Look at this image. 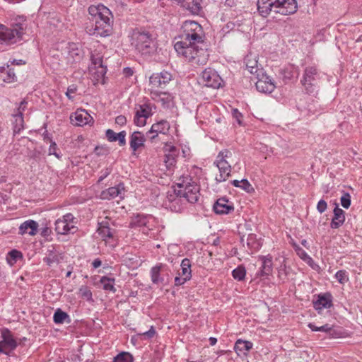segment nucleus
<instances>
[{
	"label": "nucleus",
	"instance_id": "nucleus-39",
	"mask_svg": "<svg viewBox=\"0 0 362 362\" xmlns=\"http://www.w3.org/2000/svg\"><path fill=\"white\" fill-rule=\"evenodd\" d=\"M298 72L296 67L292 65L286 66L281 70V75L284 80L291 79L297 76Z\"/></svg>",
	"mask_w": 362,
	"mask_h": 362
},
{
	"label": "nucleus",
	"instance_id": "nucleus-57",
	"mask_svg": "<svg viewBox=\"0 0 362 362\" xmlns=\"http://www.w3.org/2000/svg\"><path fill=\"white\" fill-rule=\"evenodd\" d=\"M126 122H127V119L123 115H119L115 118V123L120 126L124 125L126 124Z\"/></svg>",
	"mask_w": 362,
	"mask_h": 362
},
{
	"label": "nucleus",
	"instance_id": "nucleus-21",
	"mask_svg": "<svg viewBox=\"0 0 362 362\" xmlns=\"http://www.w3.org/2000/svg\"><path fill=\"white\" fill-rule=\"evenodd\" d=\"M168 267L162 263L158 264L151 269V279L154 284H163L165 281L164 274L167 273Z\"/></svg>",
	"mask_w": 362,
	"mask_h": 362
},
{
	"label": "nucleus",
	"instance_id": "nucleus-16",
	"mask_svg": "<svg viewBox=\"0 0 362 362\" xmlns=\"http://www.w3.org/2000/svg\"><path fill=\"white\" fill-rule=\"evenodd\" d=\"M172 76L167 71L153 74L149 79L153 88H165L167 84L171 81Z\"/></svg>",
	"mask_w": 362,
	"mask_h": 362
},
{
	"label": "nucleus",
	"instance_id": "nucleus-20",
	"mask_svg": "<svg viewBox=\"0 0 362 362\" xmlns=\"http://www.w3.org/2000/svg\"><path fill=\"white\" fill-rule=\"evenodd\" d=\"M17 346L16 340L8 329H1V353L6 355Z\"/></svg>",
	"mask_w": 362,
	"mask_h": 362
},
{
	"label": "nucleus",
	"instance_id": "nucleus-58",
	"mask_svg": "<svg viewBox=\"0 0 362 362\" xmlns=\"http://www.w3.org/2000/svg\"><path fill=\"white\" fill-rule=\"evenodd\" d=\"M146 137L148 139V140L151 141V142H155L156 141L158 138H159V134H156V133H154V134H150L148 133V131L146 132Z\"/></svg>",
	"mask_w": 362,
	"mask_h": 362
},
{
	"label": "nucleus",
	"instance_id": "nucleus-7",
	"mask_svg": "<svg viewBox=\"0 0 362 362\" xmlns=\"http://www.w3.org/2000/svg\"><path fill=\"white\" fill-rule=\"evenodd\" d=\"M163 206L173 212L180 213L186 208V202L180 192L174 189L168 192Z\"/></svg>",
	"mask_w": 362,
	"mask_h": 362
},
{
	"label": "nucleus",
	"instance_id": "nucleus-37",
	"mask_svg": "<svg viewBox=\"0 0 362 362\" xmlns=\"http://www.w3.org/2000/svg\"><path fill=\"white\" fill-rule=\"evenodd\" d=\"M181 272H179L178 274L181 275L183 277H186L187 280H189L192 274H191V264L189 259L185 258L181 262Z\"/></svg>",
	"mask_w": 362,
	"mask_h": 362
},
{
	"label": "nucleus",
	"instance_id": "nucleus-45",
	"mask_svg": "<svg viewBox=\"0 0 362 362\" xmlns=\"http://www.w3.org/2000/svg\"><path fill=\"white\" fill-rule=\"evenodd\" d=\"M295 250L298 257L305 262L309 263L313 261L312 258L308 255V253L299 246H296Z\"/></svg>",
	"mask_w": 362,
	"mask_h": 362
},
{
	"label": "nucleus",
	"instance_id": "nucleus-38",
	"mask_svg": "<svg viewBox=\"0 0 362 362\" xmlns=\"http://www.w3.org/2000/svg\"><path fill=\"white\" fill-rule=\"evenodd\" d=\"M317 71L315 67L310 66L308 67L304 74L303 83L306 86L311 84V82L315 78V76L317 74Z\"/></svg>",
	"mask_w": 362,
	"mask_h": 362
},
{
	"label": "nucleus",
	"instance_id": "nucleus-59",
	"mask_svg": "<svg viewBox=\"0 0 362 362\" xmlns=\"http://www.w3.org/2000/svg\"><path fill=\"white\" fill-rule=\"evenodd\" d=\"M134 74V70L130 67H126L123 69V74L125 77L132 76Z\"/></svg>",
	"mask_w": 362,
	"mask_h": 362
},
{
	"label": "nucleus",
	"instance_id": "nucleus-5",
	"mask_svg": "<svg viewBox=\"0 0 362 362\" xmlns=\"http://www.w3.org/2000/svg\"><path fill=\"white\" fill-rule=\"evenodd\" d=\"M24 21V17L19 16L16 19V22L12 24L13 28H6L1 24V46L4 44L7 45H13L22 38Z\"/></svg>",
	"mask_w": 362,
	"mask_h": 362
},
{
	"label": "nucleus",
	"instance_id": "nucleus-25",
	"mask_svg": "<svg viewBox=\"0 0 362 362\" xmlns=\"http://www.w3.org/2000/svg\"><path fill=\"white\" fill-rule=\"evenodd\" d=\"M245 63L247 69L252 74H257L262 68L258 65V55L250 52L245 58Z\"/></svg>",
	"mask_w": 362,
	"mask_h": 362
},
{
	"label": "nucleus",
	"instance_id": "nucleus-41",
	"mask_svg": "<svg viewBox=\"0 0 362 362\" xmlns=\"http://www.w3.org/2000/svg\"><path fill=\"white\" fill-rule=\"evenodd\" d=\"M22 257V253L17 250H11L6 256V262L11 266L13 265L18 259Z\"/></svg>",
	"mask_w": 362,
	"mask_h": 362
},
{
	"label": "nucleus",
	"instance_id": "nucleus-50",
	"mask_svg": "<svg viewBox=\"0 0 362 362\" xmlns=\"http://www.w3.org/2000/svg\"><path fill=\"white\" fill-rule=\"evenodd\" d=\"M16 79V75L11 69L6 71V77H4L3 80L6 83H11Z\"/></svg>",
	"mask_w": 362,
	"mask_h": 362
},
{
	"label": "nucleus",
	"instance_id": "nucleus-48",
	"mask_svg": "<svg viewBox=\"0 0 362 362\" xmlns=\"http://www.w3.org/2000/svg\"><path fill=\"white\" fill-rule=\"evenodd\" d=\"M341 206L345 209H349L351 206V196L349 193L345 192L340 199Z\"/></svg>",
	"mask_w": 362,
	"mask_h": 362
},
{
	"label": "nucleus",
	"instance_id": "nucleus-13",
	"mask_svg": "<svg viewBox=\"0 0 362 362\" xmlns=\"http://www.w3.org/2000/svg\"><path fill=\"white\" fill-rule=\"evenodd\" d=\"M27 102L23 100L21 102L18 108L12 114V124L13 134H19L24 129L23 112L26 108Z\"/></svg>",
	"mask_w": 362,
	"mask_h": 362
},
{
	"label": "nucleus",
	"instance_id": "nucleus-51",
	"mask_svg": "<svg viewBox=\"0 0 362 362\" xmlns=\"http://www.w3.org/2000/svg\"><path fill=\"white\" fill-rule=\"evenodd\" d=\"M50 141H51V144L49 148V154L54 155L57 158H59L61 156L57 152V146L56 143L54 141H52V140H50Z\"/></svg>",
	"mask_w": 362,
	"mask_h": 362
},
{
	"label": "nucleus",
	"instance_id": "nucleus-40",
	"mask_svg": "<svg viewBox=\"0 0 362 362\" xmlns=\"http://www.w3.org/2000/svg\"><path fill=\"white\" fill-rule=\"evenodd\" d=\"M100 283L103 284L104 290L115 292L116 290L114 287L115 279L113 278L103 276L100 279Z\"/></svg>",
	"mask_w": 362,
	"mask_h": 362
},
{
	"label": "nucleus",
	"instance_id": "nucleus-60",
	"mask_svg": "<svg viewBox=\"0 0 362 362\" xmlns=\"http://www.w3.org/2000/svg\"><path fill=\"white\" fill-rule=\"evenodd\" d=\"M332 327L329 325V324H326L325 325H322V326H320L319 327V332H330V331L332 330Z\"/></svg>",
	"mask_w": 362,
	"mask_h": 362
},
{
	"label": "nucleus",
	"instance_id": "nucleus-43",
	"mask_svg": "<svg viewBox=\"0 0 362 362\" xmlns=\"http://www.w3.org/2000/svg\"><path fill=\"white\" fill-rule=\"evenodd\" d=\"M245 269L241 266L238 267L232 272L233 277L238 281L243 280L245 279Z\"/></svg>",
	"mask_w": 362,
	"mask_h": 362
},
{
	"label": "nucleus",
	"instance_id": "nucleus-31",
	"mask_svg": "<svg viewBox=\"0 0 362 362\" xmlns=\"http://www.w3.org/2000/svg\"><path fill=\"white\" fill-rule=\"evenodd\" d=\"M170 128V123L167 120H160L151 126L150 130H148V133L150 134L156 133L167 135L169 133Z\"/></svg>",
	"mask_w": 362,
	"mask_h": 362
},
{
	"label": "nucleus",
	"instance_id": "nucleus-63",
	"mask_svg": "<svg viewBox=\"0 0 362 362\" xmlns=\"http://www.w3.org/2000/svg\"><path fill=\"white\" fill-rule=\"evenodd\" d=\"M101 264H102V262H101V260H100V259H94V261H93V263H92L93 267L94 268H95V269H96V268H98V267H99L101 265Z\"/></svg>",
	"mask_w": 362,
	"mask_h": 362
},
{
	"label": "nucleus",
	"instance_id": "nucleus-29",
	"mask_svg": "<svg viewBox=\"0 0 362 362\" xmlns=\"http://www.w3.org/2000/svg\"><path fill=\"white\" fill-rule=\"evenodd\" d=\"M202 0H177L175 2L192 13H198L201 9Z\"/></svg>",
	"mask_w": 362,
	"mask_h": 362
},
{
	"label": "nucleus",
	"instance_id": "nucleus-46",
	"mask_svg": "<svg viewBox=\"0 0 362 362\" xmlns=\"http://www.w3.org/2000/svg\"><path fill=\"white\" fill-rule=\"evenodd\" d=\"M335 278L341 284H344L349 281V276L346 271L339 270L335 274Z\"/></svg>",
	"mask_w": 362,
	"mask_h": 362
},
{
	"label": "nucleus",
	"instance_id": "nucleus-55",
	"mask_svg": "<svg viewBox=\"0 0 362 362\" xmlns=\"http://www.w3.org/2000/svg\"><path fill=\"white\" fill-rule=\"evenodd\" d=\"M286 276H287V272H286V266L281 265L278 270V277L281 280L284 281V279L286 278Z\"/></svg>",
	"mask_w": 362,
	"mask_h": 362
},
{
	"label": "nucleus",
	"instance_id": "nucleus-1",
	"mask_svg": "<svg viewBox=\"0 0 362 362\" xmlns=\"http://www.w3.org/2000/svg\"><path fill=\"white\" fill-rule=\"evenodd\" d=\"M180 40L177 41L174 48L177 53L182 56L192 65H204L206 64L209 54L206 51L197 52V57L195 59L190 52L193 49L194 45L202 42L203 30L202 26L193 21H187L182 25Z\"/></svg>",
	"mask_w": 362,
	"mask_h": 362
},
{
	"label": "nucleus",
	"instance_id": "nucleus-17",
	"mask_svg": "<svg viewBox=\"0 0 362 362\" xmlns=\"http://www.w3.org/2000/svg\"><path fill=\"white\" fill-rule=\"evenodd\" d=\"M71 122L72 124L78 127H83L93 122V117L83 109H78L74 113L70 116Z\"/></svg>",
	"mask_w": 362,
	"mask_h": 362
},
{
	"label": "nucleus",
	"instance_id": "nucleus-54",
	"mask_svg": "<svg viewBox=\"0 0 362 362\" xmlns=\"http://www.w3.org/2000/svg\"><path fill=\"white\" fill-rule=\"evenodd\" d=\"M327 202L323 199H320L317 204V210L320 214H322L323 212H325L327 210Z\"/></svg>",
	"mask_w": 362,
	"mask_h": 362
},
{
	"label": "nucleus",
	"instance_id": "nucleus-15",
	"mask_svg": "<svg viewBox=\"0 0 362 362\" xmlns=\"http://www.w3.org/2000/svg\"><path fill=\"white\" fill-rule=\"evenodd\" d=\"M257 81L255 83V86L257 90H273L278 88L276 86L273 78L264 73V70L256 74Z\"/></svg>",
	"mask_w": 362,
	"mask_h": 362
},
{
	"label": "nucleus",
	"instance_id": "nucleus-53",
	"mask_svg": "<svg viewBox=\"0 0 362 362\" xmlns=\"http://www.w3.org/2000/svg\"><path fill=\"white\" fill-rule=\"evenodd\" d=\"M232 115L236 119V121L238 123V124L239 125H242V124H243V122H242L243 115H242L241 112H240L238 111V109H233Z\"/></svg>",
	"mask_w": 362,
	"mask_h": 362
},
{
	"label": "nucleus",
	"instance_id": "nucleus-8",
	"mask_svg": "<svg viewBox=\"0 0 362 362\" xmlns=\"http://www.w3.org/2000/svg\"><path fill=\"white\" fill-rule=\"evenodd\" d=\"M199 83L207 88L218 89L223 88V81L215 70L208 68L202 72Z\"/></svg>",
	"mask_w": 362,
	"mask_h": 362
},
{
	"label": "nucleus",
	"instance_id": "nucleus-22",
	"mask_svg": "<svg viewBox=\"0 0 362 362\" xmlns=\"http://www.w3.org/2000/svg\"><path fill=\"white\" fill-rule=\"evenodd\" d=\"M124 194V187L122 183H119L116 187H109L101 193V198L103 199H115L117 197L122 198Z\"/></svg>",
	"mask_w": 362,
	"mask_h": 362
},
{
	"label": "nucleus",
	"instance_id": "nucleus-14",
	"mask_svg": "<svg viewBox=\"0 0 362 362\" xmlns=\"http://www.w3.org/2000/svg\"><path fill=\"white\" fill-rule=\"evenodd\" d=\"M67 63L73 64L79 62L84 56V52L78 44L69 43L65 51Z\"/></svg>",
	"mask_w": 362,
	"mask_h": 362
},
{
	"label": "nucleus",
	"instance_id": "nucleus-3",
	"mask_svg": "<svg viewBox=\"0 0 362 362\" xmlns=\"http://www.w3.org/2000/svg\"><path fill=\"white\" fill-rule=\"evenodd\" d=\"M132 44L143 55H151L157 50V45L152 35L146 31H134Z\"/></svg>",
	"mask_w": 362,
	"mask_h": 362
},
{
	"label": "nucleus",
	"instance_id": "nucleus-9",
	"mask_svg": "<svg viewBox=\"0 0 362 362\" xmlns=\"http://www.w3.org/2000/svg\"><path fill=\"white\" fill-rule=\"evenodd\" d=\"M134 112V124L137 127H144L146 124V119L153 115L152 105L146 102L142 104H136Z\"/></svg>",
	"mask_w": 362,
	"mask_h": 362
},
{
	"label": "nucleus",
	"instance_id": "nucleus-62",
	"mask_svg": "<svg viewBox=\"0 0 362 362\" xmlns=\"http://www.w3.org/2000/svg\"><path fill=\"white\" fill-rule=\"evenodd\" d=\"M199 44H195L194 45L193 47V49L195 51V52H190L192 53V55L196 59L197 57V52H199V51H206L205 49H202V48H199Z\"/></svg>",
	"mask_w": 362,
	"mask_h": 362
},
{
	"label": "nucleus",
	"instance_id": "nucleus-11",
	"mask_svg": "<svg viewBox=\"0 0 362 362\" xmlns=\"http://www.w3.org/2000/svg\"><path fill=\"white\" fill-rule=\"evenodd\" d=\"M111 19L93 22V25L87 28V33L96 37H106L111 33Z\"/></svg>",
	"mask_w": 362,
	"mask_h": 362
},
{
	"label": "nucleus",
	"instance_id": "nucleus-56",
	"mask_svg": "<svg viewBox=\"0 0 362 362\" xmlns=\"http://www.w3.org/2000/svg\"><path fill=\"white\" fill-rule=\"evenodd\" d=\"M187 281H188L186 277H183L181 275H179L175 278V286H181L184 284Z\"/></svg>",
	"mask_w": 362,
	"mask_h": 362
},
{
	"label": "nucleus",
	"instance_id": "nucleus-27",
	"mask_svg": "<svg viewBox=\"0 0 362 362\" xmlns=\"http://www.w3.org/2000/svg\"><path fill=\"white\" fill-rule=\"evenodd\" d=\"M38 223L33 220H28L21 224L19 227L20 235L29 234L35 235L37 232Z\"/></svg>",
	"mask_w": 362,
	"mask_h": 362
},
{
	"label": "nucleus",
	"instance_id": "nucleus-4",
	"mask_svg": "<svg viewBox=\"0 0 362 362\" xmlns=\"http://www.w3.org/2000/svg\"><path fill=\"white\" fill-rule=\"evenodd\" d=\"M177 185L179 188L177 191L186 203L194 204L198 202L200 197L199 186L190 176L183 175L180 177Z\"/></svg>",
	"mask_w": 362,
	"mask_h": 362
},
{
	"label": "nucleus",
	"instance_id": "nucleus-6",
	"mask_svg": "<svg viewBox=\"0 0 362 362\" xmlns=\"http://www.w3.org/2000/svg\"><path fill=\"white\" fill-rule=\"evenodd\" d=\"M232 156V153L228 149L221 151L214 161V165L218 168L219 175L216 177V181L221 182L226 181L231 173V165L228 159Z\"/></svg>",
	"mask_w": 362,
	"mask_h": 362
},
{
	"label": "nucleus",
	"instance_id": "nucleus-64",
	"mask_svg": "<svg viewBox=\"0 0 362 362\" xmlns=\"http://www.w3.org/2000/svg\"><path fill=\"white\" fill-rule=\"evenodd\" d=\"M168 151L170 153H174L177 151L176 148L172 145H166L165 151Z\"/></svg>",
	"mask_w": 362,
	"mask_h": 362
},
{
	"label": "nucleus",
	"instance_id": "nucleus-28",
	"mask_svg": "<svg viewBox=\"0 0 362 362\" xmlns=\"http://www.w3.org/2000/svg\"><path fill=\"white\" fill-rule=\"evenodd\" d=\"M145 136L140 132H134L130 136L129 145L133 151H136L140 147L144 146Z\"/></svg>",
	"mask_w": 362,
	"mask_h": 362
},
{
	"label": "nucleus",
	"instance_id": "nucleus-47",
	"mask_svg": "<svg viewBox=\"0 0 362 362\" xmlns=\"http://www.w3.org/2000/svg\"><path fill=\"white\" fill-rule=\"evenodd\" d=\"M44 262H45L47 265L52 266V264L57 263L59 262L58 255L53 251H49V255L44 258Z\"/></svg>",
	"mask_w": 362,
	"mask_h": 362
},
{
	"label": "nucleus",
	"instance_id": "nucleus-32",
	"mask_svg": "<svg viewBox=\"0 0 362 362\" xmlns=\"http://www.w3.org/2000/svg\"><path fill=\"white\" fill-rule=\"evenodd\" d=\"M106 137L110 141H119V144L120 146H123L126 144V132L122 131L119 133L117 134L112 129H107L105 133Z\"/></svg>",
	"mask_w": 362,
	"mask_h": 362
},
{
	"label": "nucleus",
	"instance_id": "nucleus-30",
	"mask_svg": "<svg viewBox=\"0 0 362 362\" xmlns=\"http://www.w3.org/2000/svg\"><path fill=\"white\" fill-rule=\"evenodd\" d=\"M345 221V212L338 205L334 209V216L332 219L330 227L333 229L339 228Z\"/></svg>",
	"mask_w": 362,
	"mask_h": 362
},
{
	"label": "nucleus",
	"instance_id": "nucleus-26",
	"mask_svg": "<svg viewBox=\"0 0 362 362\" xmlns=\"http://www.w3.org/2000/svg\"><path fill=\"white\" fill-rule=\"evenodd\" d=\"M214 210L218 214H227L233 210V206L225 198H220L214 204Z\"/></svg>",
	"mask_w": 362,
	"mask_h": 362
},
{
	"label": "nucleus",
	"instance_id": "nucleus-33",
	"mask_svg": "<svg viewBox=\"0 0 362 362\" xmlns=\"http://www.w3.org/2000/svg\"><path fill=\"white\" fill-rule=\"evenodd\" d=\"M262 266L258 275L260 276H269L272 272V258L271 257H262Z\"/></svg>",
	"mask_w": 362,
	"mask_h": 362
},
{
	"label": "nucleus",
	"instance_id": "nucleus-23",
	"mask_svg": "<svg viewBox=\"0 0 362 362\" xmlns=\"http://www.w3.org/2000/svg\"><path fill=\"white\" fill-rule=\"evenodd\" d=\"M314 308L319 313L324 308H329L332 306V297L329 293L320 294L317 299L313 301Z\"/></svg>",
	"mask_w": 362,
	"mask_h": 362
},
{
	"label": "nucleus",
	"instance_id": "nucleus-61",
	"mask_svg": "<svg viewBox=\"0 0 362 362\" xmlns=\"http://www.w3.org/2000/svg\"><path fill=\"white\" fill-rule=\"evenodd\" d=\"M103 173V175L99 177L98 182L103 181L106 177H107L111 173L110 168H106Z\"/></svg>",
	"mask_w": 362,
	"mask_h": 362
},
{
	"label": "nucleus",
	"instance_id": "nucleus-52",
	"mask_svg": "<svg viewBox=\"0 0 362 362\" xmlns=\"http://www.w3.org/2000/svg\"><path fill=\"white\" fill-rule=\"evenodd\" d=\"M155 334H156V331H155L153 327L151 326L149 330L142 332V333H139V334L140 336L144 337V339H151L152 337H154Z\"/></svg>",
	"mask_w": 362,
	"mask_h": 362
},
{
	"label": "nucleus",
	"instance_id": "nucleus-19",
	"mask_svg": "<svg viewBox=\"0 0 362 362\" xmlns=\"http://www.w3.org/2000/svg\"><path fill=\"white\" fill-rule=\"evenodd\" d=\"M153 219V216L150 215L137 214L132 217L129 226L131 228H144L143 233H146L145 228L151 230L150 222Z\"/></svg>",
	"mask_w": 362,
	"mask_h": 362
},
{
	"label": "nucleus",
	"instance_id": "nucleus-12",
	"mask_svg": "<svg viewBox=\"0 0 362 362\" xmlns=\"http://www.w3.org/2000/svg\"><path fill=\"white\" fill-rule=\"evenodd\" d=\"M88 13L91 16L92 22L108 21L112 18L110 9L102 4L90 6L88 8Z\"/></svg>",
	"mask_w": 362,
	"mask_h": 362
},
{
	"label": "nucleus",
	"instance_id": "nucleus-2",
	"mask_svg": "<svg viewBox=\"0 0 362 362\" xmlns=\"http://www.w3.org/2000/svg\"><path fill=\"white\" fill-rule=\"evenodd\" d=\"M103 48L98 45V47L90 53V64L88 69L90 79L94 85L105 84L106 81L105 74L107 66L103 63Z\"/></svg>",
	"mask_w": 362,
	"mask_h": 362
},
{
	"label": "nucleus",
	"instance_id": "nucleus-49",
	"mask_svg": "<svg viewBox=\"0 0 362 362\" xmlns=\"http://www.w3.org/2000/svg\"><path fill=\"white\" fill-rule=\"evenodd\" d=\"M241 182L240 188L244 189L247 192H251L254 191V188L252 187L250 183L246 179H243L240 181Z\"/></svg>",
	"mask_w": 362,
	"mask_h": 362
},
{
	"label": "nucleus",
	"instance_id": "nucleus-34",
	"mask_svg": "<svg viewBox=\"0 0 362 362\" xmlns=\"http://www.w3.org/2000/svg\"><path fill=\"white\" fill-rule=\"evenodd\" d=\"M252 348V342L243 339H238L234 346V349L238 355H245Z\"/></svg>",
	"mask_w": 362,
	"mask_h": 362
},
{
	"label": "nucleus",
	"instance_id": "nucleus-24",
	"mask_svg": "<svg viewBox=\"0 0 362 362\" xmlns=\"http://www.w3.org/2000/svg\"><path fill=\"white\" fill-rule=\"evenodd\" d=\"M276 0H258L257 8L263 17H267L272 11L276 13Z\"/></svg>",
	"mask_w": 362,
	"mask_h": 362
},
{
	"label": "nucleus",
	"instance_id": "nucleus-10",
	"mask_svg": "<svg viewBox=\"0 0 362 362\" xmlns=\"http://www.w3.org/2000/svg\"><path fill=\"white\" fill-rule=\"evenodd\" d=\"M74 219V216L70 213L57 219L54 223L56 232L61 235L74 233L76 230Z\"/></svg>",
	"mask_w": 362,
	"mask_h": 362
},
{
	"label": "nucleus",
	"instance_id": "nucleus-18",
	"mask_svg": "<svg viewBox=\"0 0 362 362\" xmlns=\"http://www.w3.org/2000/svg\"><path fill=\"white\" fill-rule=\"evenodd\" d=\"M276 13L290 15L294 13L297 10L296 0H276Z\"/></svg>",
	"mask_w": 362,
	"mask_h": 362
},
{
	"label": "nucleus",
	"instance_id": "nucleus-44",
	"mask_svg": "<svg viewBox=\"0 0 362 362\" xmlns=\"http://www.w3.org/2000/svg\"><path fill=\"white\" fill-rule=\"evenodd\" d=\"M113 362H133V357L129 353L122 352L115 357Z\"/></svg>",
	"mask_w": 362,
	"mask_h": 362
},
{
	"label": "nucleus",
	"instance_id": "nucleus-35",
	"mask_svg": "<svg viewBox=\"0 0 362 362\" xmlns=\"http://www.w3.org/2000/svg\"><path fill=\"white\" fill-rule=\"evenodd\" d=\"M53 320L56 324L70 323V316L60 308L57 309L54 313Z\"/></svg>",
	"mask_w": 362,
	"mask_h": 362
},
{
	"label": "nucleus",
	"instance_id": "nucleus-36",
	"mask_svg": "<svg viewBox=\"0 0 362 362\" xmlns=\"http://www.w3.org/2000/svg\"><path fill=\"white\" fill-rule=\"evenodd\" d=\"M98 233L104 240H106L107 238H111L112 237V230L108 226L107 222H102L99 223Z\"/></svg>",
	"mask_w": 362,
	"mask_h": 362
},
{
	"label": "nucleus",
	"instance_id": "nucleus-42",
	"mask_svg": "<svg viewBox=\"0 0 362 362\" xmlns=\"http://www.w3.org/2000/svg\"><path fill=\"white\" fill-rule=\"evenodd\" d=\"M151 93L153 94L155 96L159 97L160 100L163 103V105L169 107L171 98L168 94V92H151Z\"/></svg>",
	"mask_w": 362,
	"mask_h": 362
}]
</instances>
